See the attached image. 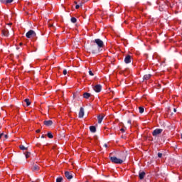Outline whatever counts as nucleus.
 <instances>
[{"instance_id":"1","label":"nucleus","mask_w":182,"mask_h":182,"mask_svg":"<svg viewBox=\"0 0 182 182\" xmlns=\"http://www.w3.org/2000/svg\"><path fill=\"white\" fill-rule=\"evenodd\" d=\"M26 38L28 39L32 38L33 41H36L38 37H36V33L33 30H30L26 33Z\"/></svg>"},{"instance_id":"2","label":"nucleus","mask_w":182,"mask_h":182,"mask_svg":"<svg viewBox=\"0 0 182 182\" xmlns=\"http://www.w3.org/2000/svg\"><path fill=\"white\" fill-rule=\"evenodd\" d=\"M109 159L112 163H114V164H122L123 163V160H121L116 156H109Z\"/></svg>"},{"instance_id":"3","label":"nucleus","mask_w":182,"mask_h":182,"mask_svg":"<svg viewBox=\"0 0 182 182\" xmlns=\"http://www.w3.org/2000/svg\"><path fill=\"white\" fill-rule=\"evenodd\" d=\"M94 43H96L99 48H103L105 46V43H103V41H102L100 38H96L94 41Z\"/></svg>"},{"instance_id":"4","label":"nucleus","mask_w":182,"mask_h":182,"mask_svg":"<svg viewBox=\"0 0 182 182\" xmlns=\"http://www.w3.org/2000/svg\"><path fill=\"white\" fill-rule=\"evenodd\" d=\"M161 133H163L162 129H156L152 132V135L154 136V137H157V136L161 134Z\"/></svg>"},{"instance_id":"5","label":"nucleus","mask_w":182,"mask_h":182,"mask_svg":"<svg viewBox=\"0 0 182 182\" xmlns=\"http://www.w3.org/2000/svg\"><path fill=\"white\" fill-rule=\"evenodd\" d=\"M127 157V152L122 151V152L120 153V159H119L122 160V163H123V161H126Z\"/></svg>"},{"instance_id":"6","label":"nucleus","mask_w":182,"mask_h":182,"mask_svg":"<svg viewBox=\"0 0 182 182\" xmlns=\"http://www.w3.org/2000/svg\"><path fill=\"white\" fill-rule=\"evenodd\" d=\"M65 176L68 180H72L73 178V174L71 172L65 171Z\"/></svg>"},{"instance_id":"7","label":"nucleus","mask_w":182,"mask_h":182,"mask_svg":"<svg viewBox=\"0 0 182 182\" xmlns=\"http://www.w3.org/2000/svg\"><path fill=\"white\" fill-rule=\"evenodd\" d=\"M94 90L97 93H100V92H102V85H96L94 86Z\"/></svg>"},{"instance_id":"8","label":"nucleus","mask_w":182,"mask_h":182,"mask_svg":"<svg viewBox=\"0 0 182 182\" xmlns=\"http://www.w3.org/2000/svg\"><path fill=\"white\" fill-rule=\"evenodd\" d=\"M83 116H85V109H83V107H80V112L78 114V117L80 119H82V118H83Z\"/></svg>"},{"instance_id":"9","label":"nucleus","mask_w":182,"mask_h":182,"mask_svg":"<svg viewBox=\"0 0 182 182\" xmlns=\"http://www.w3.org/2000/svg\"><path fill=\"white\" fill-rule=\"evenodd\" d=\"M125 63H132V56L130 55H128L124 58Z\"/></svg>"},{"instance_id":"10","label":"nucleus","mask_w":182,"mask_h":182,"mask_svg":"<svg viewBox=\"0 0 182 182\" xmlns=\"http://www.w3.org/2000/svg\"><path fill=\"white\" fill-rule=\"evenodd\" d=\"M43 124L45 126L49 127L53 124V122L52 120L44 121Z\"/></svg>"},{"instance_id":"11","label":"nucleus","mask_w":182,"mask_h":182,"mask_svg":"<svg viewBox=\"0 0 182 182\" xmlns=\"http://www.w3.org/2000/svg\"><path fill=\"white\" fill-rule=\"evenodd\" d=\"M2 35L4 36H6V38H8L9 36V31H8V29H4L2 30Z\"/></svg>"},{"instance_id":"12","label":"nucleus","mask_w":182,"mask_h":182,"mask_svg":"<svg viewBox=\"0 0 182 182\" xmlns=\"http://www.w3.org/2000/svg\"><path fill=\"white\" fill-rule=\"evenodd\" d=\"M103 119H105V115L104 114L97 116L98 123L100 124V123H102V122H103Z\"/></svg>"},{"instance_id":"13","label":"nucleus","mask_w":182,"mask_h":182,"mask_svg":"<svg viewBox=\"0 0 182 182\" xmlns=\"http://www.w3.org/2000/svg\"><path fill=\"white\" fill-rule=\"evenodd\" d=\"M144 176H146V172H144V171L139 172V177L140 180H143V178H144Z\"/></svg>"},{"instance_id":"14","label":"nucleus","mask_w":182,"mask_h":182,"mask_svg":"<svg viewBox=\"0 0 182 182\" xmlns=\"http://www.w3.org/2000/svg\"><path fill=\"white\" fill-rule=\"evenodd\" d=\"M0 139H1V140H6V139H8V134L4 133L0 134Z\"/></svg>"},{"instance_id":"15","label":"nucleus","mask_w":182,"mask_h":182,"mask_svg":"<svg viewBox=\"0 0 182 182\" xmlns=\"http://www.w3.org/2000/svg\"><path fill=\"white\" fill-rule=\"evenodd\" d=\"M39 170V166L38 164H33L32 171H38Z\"/></svg>"},{"instance_id":"16","label":"nucleus","mask_w":182,"mask_h":182,"mask_svg":"<svg viewBox=\"0 0 182 182\" xmlns=\"http://www.w3.org/2000/svg\"><path fill=\"white\" fill-rule=\"evenodd\" d=\"M92 95H90V93H88V92H85L83 94L84 99H89V97H90Z\"/></svg>"},{"instance_id":"17","label":"nucleus","mask_w":182,"mask_h":182,"mask_svg":"<svg viewBox=\"0 0 182 182\" xmlns=\"http://www.w3.org/2000/svg\"><path fill=\"white\" fill-rule=\"evenodd\" d=\"M90 131L91 132V133H96V127L95 126L90 127Z\"/></svg>"},{"instance_id":"18","label":"nucleus","mask_w":182,"mask_h":182,"mask_svg":"<svg viewBox=\"0 0 182 182\" xmlns=\"http://www.w3.org/2000/svg\"><path fill=\"white\" fill-rule=\"evenodd\" d=\"M1 2L2 4H4V2H5V4H12V2H14V0H1Z\"/></svg>"},{"instance_id":"19","label":"nucleus","mask_w":182,"mask_h":182,"mask_svg":"<svg viewBox=\"0 0 182 182\" xmlns=\"http://www.w3.org/2000/svg\"><path fill=\"white\" fill-rule=\"evenodd\" d=\"M150 77H151V75L150 74L145 75H144V80H149Z\"/></svg>"},{"instance_id":"20","label":"nucleus","mask_w":182,"mask_h":182,"mask_svg":"<svg viewBox=\"0 0 182 182\" xmlns=\"http://www.w3.org/2000/svg\"><path fill=\"white\" fill-rule=\"evenodd\" d=\"M24 102L26 103L27 106H31V100L28 98L24 100Z\"/></svg>"},{"instance_id":"21","label":"nucleus","mask_w":182,"mask_h":182,"mask_svg":"<svg viewBox=\"0 0 182 182\" xmlns=\"http://www.w3.org/2000/svg\"><path fill=\"white\" fill-rule=\"evenodd\" d=\"M139 113L141 114L144 113V107H139Z\"/></svg>"},{"instance_id":"22","label":"nucleus","mask_w":182,"mask_h":182,"mask_svg":"<svg viewBox=\"0 0 182 182\" xmlns=\"http://www.w3.org/2000/svg\"><path fill=\"white\" fill-rule=\"evenodd\" d=\"M19 149L21 150H28V147H25V146H23V145H20Z\"/></svg>"},{"instance_id":"23","label":"nucleus","mask_w":182,"mask_h":182,"mask_svg":"<svg viewBox=\"0 0 182 182\" xmlns=\"http://www.w3.org/2000/svg\"><path fill=\"white\" fill-rule=\"evenodd\" d=\"M71 22L73 23H76V22H77V19H76V18H75V17H73V18H71Z\"/></svg>"},{"instance_id":"24","label":"nucleus","mask_w":182,"mask_h":182,"mask_svg":"<svg viewBox=\"0 0 182 182\" xmlns=\"http://www.w3.org/2000/svg\"><path fill=\"white\" fill-rule=\"evenodd\" d=\"M47 136L49 139H53V135L52 134V132H48L47 134Z\"/></svg>"},{"instance_id":"25","label":"nucleus","mask_w":182,"mask_h":182,"mask_svg":"<svg viewBox=\"0 0 182 182\" xmlns=\"http://www.w3.org/2000/svg\"><path fill=\"white\" fill-rule=\"evenodd\" d=\"M56 182H63V178L62 177L57 178Z\"/></svg>"},{"instance_id":"26","label":"nucleus","mask_w":182,"mask_h":182,"mask_svg":"<svg viewBox=\"0 0 182 182\" xmlns=\"http://www.w3.org/2000/svg\"><path fill=\"white\" fill-rule=\"evenodd\" d=\"M91 52L92 53H96V49H95V46H92V48H91Z\"/></svg>"},{"instance_id":"27","label":"nucleus","mask_w":182,"mask_h":182,"mask_svg":"<svg viewBox=\"0 0 182 182\" xmlns=\"http://www.w3.org/2000/svg\"><path fill=\"white\" fill-rule=\"evenodd\" d=\"M30 156H31V152H26V159H29Z\"/></svg>"},{"instance_id":"28","label":"nucleus","mask_w":182,"mask_h":182,"mask_svg":"<svg viewBox=\"0 0 182 182\" xmlns=\"http://www.w3.org/2000/svg\"><path fill=\"white\" fill-rule=\"evenodd\" d=\"M88 73L90 76H95V74L93 73V72H92V70H89Z\"/></svg>"},{"instance_id":"29","label":"nucleus","mask_w":182,"mask_h":182,"mask_svg":"<svg viewBox=\"0 0 182 182\" xmlns=\"http://www.w3.org/2000/svg\"><path fill=\"white\" fill-rule=\"evenodd\" d=\"M158 157H159V159H161V157H163V154H161V153H158Z\"/></svg>"},{"instance_id":"30","label":"nucleus","mask_w":182,"mask_h":182,"mask_svg":"<svg viewBox=\"0 0 182 182\" xmlns=\"http://www.w3.org/2000/svg\"><path fill=\"white\" fill-rule=\"evenodd\" d=\"M63 75H68V70L66 69L63 71Z\"/></svg>"},{"instance_id":"31","label":"nucleus","mask_w":182,"mask_h":182,"mask_svg":"<svg viewBox=\"0 0 182 182\" xmlns=\"http://www.w3.org/2000/svg\"><path fill=\"white\" fill-rule=\"evenodd\" d=\"M80 8V5L77 4V5L75 6V9H79Z\"/></svg>"},{"instance_id":"32","label":"nucleus","mask_w":182,"mask_h":182,"mask_svg":"<svg viewBox=\"0 0 182 182\" xmlns=\"http://www.w3.org/2000/svg\"><path fill=\"white\" fill-rule=\"evenodd\" d=\"M120 130H121V132H122V133H124V132H126V130L124 129V128H122Z\"/></svg>"},{"instance_id":"33","label":"nucleus","mask_w":182,"mask_h":182,"mask_svg":"<svg viewBox=\"0 0 182 182\" xmlns=\"http://www.w3.org/2000/svg\"><path fill=\"white\" fill-rule=\"evenodd\" d=\"M127 123H128L129 124H132V120L129 119V120L127 121Z\"/></svg>"},{"instance_id":"34","label":"nucleus","mask_w":182,"mask_h":182,"mask_svg":"<svg viewBox=\"0 0 182 182\" xmlns=\"http://www.w3.org/2000/svg\"><path fill=\"white\" fill-rule=\"evenodd\" d=\"M104 147H105L106 149H107V147H108L107 144H104Z\"/></svg>"},{"instance_id":"35","label":"nucleus","mask_w":182,"mask_h":182,"mask_svg":"<svg viewBox=\"0 0 182 182\" xmlns=\"http://www.w3.org/2000/svg\"><path fill=\"white\" fill-rule=\"evenodd\" d=\"M36 132V133H41V129H37Z\"/></svg>"},{"instance_id":"36","label":"nucleus","mask_w":182,"mask_h":182,"mask_svg":"<svg viewBox=\"0 0 182 182\" xmlns=\"http://www.w3.org/2000/svg\"><path fill=\"white\" fill-rule=\"evenodd\" d=\"M174 113L177 112V109L176 108L173 109Z\"/></svg>"},{"instance_id":"37","label":"nucleus","mask_w":182,"mask_h":182,"mask_svg":"<svg viewBox=\"0 0 182 182\" xmlns=\"http://www.w3.org/2000/svg\"><path fill=\"white\" fill-rule=\"evenodd\" d=\"M49 27H50V28L53 27V24H50V25H49Z\"/></svg>"},{"instance_id":"38","label":"nucleus","mask_w":182,"mask_h":182,"mask_svg":"<svg viewBox=\"0 0 182 182\" xmlns=\"http://www.w3.org/2000/svg\"><path fill=\"white\" fill-rule=\"evenodd\" d=\"M41 139H45V135H42Z\"/></svg>"},{"instance_id":"39","label":"nucleus","mask_w":182,"mask_h":182,"mask_svg":"<svg viewBox=\"0 0 182 182\" xmlns=\"http://www.w3.org/2000/svg\"><path fill=\"white\" fill-rule=\"evenodd\" d=\"M20 46H22L23 44L22 43H19Z\"/></svg>"},{"instance_id":"40","label":"nucleus","mask_w":182,"mask_h":182,"mask_svg":"<svg viewBox=\"0 0 182 182\" xmlns=\"http://www.w3.org/2000/svg\"><path fill=\"white\" fill-rule=\"evenodd\" d=\"M89 0H83L84 2H87Z\"/></svg>"},{"instance_id":"41","label":"nucleus","mask_w":182,"mask_h":182,"mask_svg":"<svg viewBox=\"0 0 182 182\" xmlns=\"http://www.w3.org/2000/svg\"><path fill=\"white\" fill-rule=\"evenodd\" d=\"M75 4H77V2L75 1Z\"/></svg>"}]
</instances>
